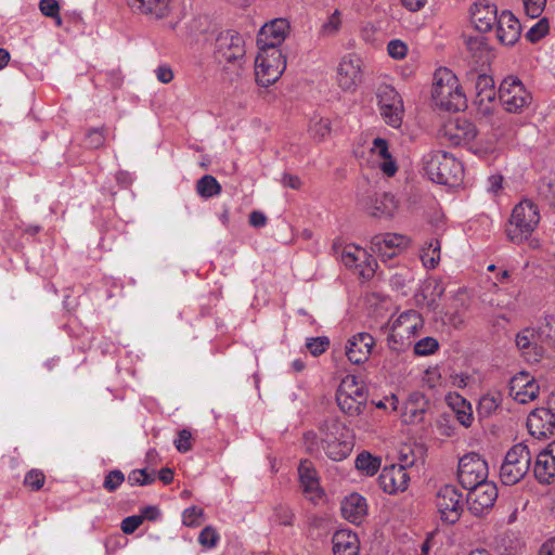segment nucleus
Masks as SVG:
<instances>
[{
    "mask_svg": "<svg viewBox=\"0 0 555 555\" xmlns=\"http://www.w3.org/2000/svg\"><path fill=\"white\" fill-rule=\"evenodd\" d=\"M337 402L344 412L349 413L351 415L360 414L362 412V408L364 406V403H358L356 398L351 396L350 391L343 390L340 387L337 393Z\"/></svg>",
    "mask_w": 555,
    "mask_h": 555,
    "instance_id": "f704fd0d",
    "label": "nucleus"
},
{
    "mask_svg": "<svg viewBox=\"0 0 555 555\" xmlns=\"http://www.w3.org/2000/svg\"><path fill=\"white\" fill-rule=\"evenodd\" d=\"M388 53L396 60H401L406 55L408 48L400 40H391L387 47Z\"/></svg>",
    "mask_w": 555,
    "mask_h": 555,
    "instance_id": "bf43d9fd",
    "label": "nucleus"
},
{
    "mask_svg": "<svg viewBox=\"0 0 555 555\" xmlns=\"http://www.w3.org/2000/svg\"><path fill=\"white\" fill-rule=\"evenodd\" d=\"M175 447L182 453L192 449V434L189 429H182L178 433V438L175 440Z\"/></svg>",
    "mask_w": 555,
    "mask_h": 555,
    "instance_id": "6e6d98bb",
    "label": "nucleus"
},
{
    "mask_svg": "<svg viewBox=\"0 0 555 555\" xmlns=\"http://www.w3.org/2000/svg\"><path fill=\"white\" fill-rule=\"evenodd\" d=\"M203 516V509L197 506H191L183 512L182 521L184 526L196 527L201 525L199 518Z\"/></svg>",
    "mask_w": 555,
    "mask_h": 555,
    "instance_id": "3c124183",
    "label": "nucleus"
},
{
    "mask_svg": "<svg viewBox=\"0 0 555 555\" xmlns=\"http://www.w3.org/2000/svg\"><path fill=\"white\" fill-rule=\"evenodd\" d=\"M499 408L498 400L490 395H486L481 397L477 412L481 417H488L490 416L496 409Z\"/></svg>",
    "mask_w": 555,
    "mask_h": 555,
    "instance_id": "de8ad7c7",
    "label": "nucleus"
},
{
    "mask_svg": "<svg viewBox=\"0 0 555 555\" xmlns=\"http://www.w3.org/2000/svg\"><path fill=\"white\" fill-rule=\"evenodd\" d=\"M124 481V473L119 469H114L104 477L103 488L108 492H114Z\"/></svg>",
    "mask_w": 555,
    "mask_h": 555,
    "instance_id": "8fccbe9b",
    "label": "nucleus"
},
{
    "mask_svg": "<svg viewBox=\"0 0 555 555\" xmlns=\"http://www.w3.org/2000/svg\"><path fill=\"white\" fill-rule=\"evenodd\" d=\"M298 474L306 492H313L319 489V480L317 478V472L312 463L308 460L300 461L298 467Z\"/></svg>",
    "mask_w": 555,
    "mask_h": 555,
    "instance_id": "2f4dec72",
    "label": "nucleus"
},
{
    "mask_svg": "<svg viewBox=\"0 0 555 555\" xmlns=\"http://www.w3.org/2000/svg\"><path fill=\"white\" fill-rule=\"evenodd\" d=\"M533 475L542 485L555 482V441L539 452L533 465Z\"/></svg>",
    "mask_w": 555,
    "mask_h": 555,
    "instance_id": "a211bd4d",
    "label": "nucleus"
},
{
    "mask_svg": "<svg viewBox=\"0 0 555 555\" xmlns=\"http://www.w3.org/2000/svg\"><path fill=\"white\" fill-rule=\"evenodd\" d=\"M410 240L401 234L385 233L377 234L371 240V249L383 260L397 257L402 250L408 248Z\"/></svg>",
    "mask_w": 555,
    "mask_h": 555,
    "instance_id": "2eb2a0df",
    "label": "nucleus"
},
{
    "mask_svg": "<svg viewBox=\"0 0 555 555\" xmlns=\"http://www.w3.org/2000/svg\"><path fill=\"white\" fill-rule=\"evenodd\" d=\"M343 516L354 525H360L367 514L366 500L359 493H351L341 502Z\"/></svg>",
    "mask_w": 555,
    "mask_h": 555,
    "instance_id": "a878e982",
    "label": "nucleus"
},
{
    "mask_svg": "<svg viewBox=\"0 0 555 555\" xmlns=\"http://www.w3.org/2000/svg\"><path fill=\"white\" fill-rule=\"evenodd\" d=\"M380 466V460L372 456L369 452H361L356 460V468L364 472L369 476L377 473Z\"/></svg>",
    "mask_w": 555,
    "mask_h": 555,
    "instance_id": "4c0bfd02",
    "label": "nucleus"
},
{
    "mask_svg": "<svg viewBox=\"0 0 555 555\" xmlns=\"http://www.w3.org/2000/svg\"><path fill=\"white\" fill-rule=\"evenodd\" d=\"M443 135L453 145L466 144L473 141L477 135L476 127L473 122L464 118H456L450 121L443 128Z\"/></svg>",
    "mask_w": 555,
    "mask_h": 555,
    "instance_id": "412c9836",
    "label": "nucleus"
},
{
    "mask_svg": "<svg viewBox=\"0 0 555 555\" xmlns=\"http://www.w3.org/2000/svg\"><path fill=\"white\" fill-rule=\"evenodd\" d=\"M197 193L205 198L220 194L221 185L217 179L210 175H205L196 183Z\"/></svg>",
    "mask_w": 555,
    "mask_h": 555,
    "instance_id": "c9c22d12",
    "label": "nucleus"
},
{
    "mask_svg": "<svg viewBox=\"0 0 555 555\" xmlns=\"http://www.w3.org/2000/svg\"><path fill=\"white\" fill-rule=\"evenodd\" d=\"M286 68V56L280 49L259 50L255 60V78L261 87L275 83Z\"/></svg>",
    "mask_w": 555,
    "mask_h": 555,
    "instance_id": "20e7f679",
    "label": "nucleus"
},
{
    "mask_svg": "<svg viewBox=\"0 0 555 555\" xmlns=\"http://www.w3.org/2000/svg\"><path fill=\"white\" fill-rule=\"evenodd\" d=\"M409 481L410 476L403 464L386 466L378 476L379 487L389 494L406 490Z\"/></svg>",
    "mask_w": 555,
    "mask_h": 555,
    "instance_id": "f3484780",
    "label": "nucleus"
},
{
    "mask_svg": "<svg viewBox=\"0 0 555 555\" xmlns=\"http://www.w3.org/2000/svg\"><path fill=\"white\" fill-rule=\"evenodd\" d=\"M276 521L283 526H293L294 514L288 506L278 505L274 508Z\"/></svg>",
    "mask_w": 555,
    "mask_h": 555,
    "instance_id": "4d7b16f0",
    "label": "nucleus"
},
{
    "mask_svg": "<svg viewBox=\"0 0 555 555\" xmlns=\"http://www.w3.org/2000/svg\"><path fill=\"white\" fill-rule=\"evenodd\" d=\"M248 222L254 228H263L268 222V218L262 211L254 210L249 214Z\"/></svg>",
    "mask_w": 555,
    "mask_h": 555,
    "instance_id": "e2e57ef3",
    "label": "nucleus"
},
{
    "mask_svg": "<svg viewBox=\"0 0 555 555\" xmlns=\"http://www.w3.org/2000/svg\"><path fill=\"white\" fill-rule=\"evenodd\" d=\"M343 390H348L351 392V396L356 398L358 403H364L366 402V397L364 393V388L362 386H359L356 382L354 376L347 377V379L343 380L341 385L339 386Z\"/></svg>",
    "mask_w": 555,
    "mask_h": 555,
    "instance_id": "c03bdc74",
    "label": "nucleus"
},
{
    "mask_svg": "<svg viewBox=\"0 0 555 555\" xmlns=\"http://www.w3.org/2000/svg\"><path fill=\"white\" fill-rule=\"evenodd\" d=\"M144 517H140L139 515H132L126 517L121 521V530L126 534L133 533L143 522Z\"/></svg>",
    "mask_w": 555,
    "mask_h": 555,
    "instance_id": "13d9d810",
    "label": "nucleus"
},
{
    "mask_svg": "<svg viewBox=\"0 0 555 555\" xmlns=\"http://www.w3.org/2000/svg\"><path fill=\"white\" fill-rule=\"evenodd\" d=\"M304 442L307 451L310 454L319 453L321 448V438L313 431H308L304 435Z\"/></svg>",
    "mask_w": 555,
    "mask_h": 555,
    "instance_id": "680f3d73",
    "label": "nucleus"
},
{
    "mask_svg": "<svg viewBox=\"0 0 555 555\" xmlns=\"http://www.w3.org/2000/svg\"><path fill=\"white\" fill-rule=\"evenodd\" d=\"M340 25V12L338 10H335L334 13L328 17L327 22H325L322 25L320 29V35L325 37L334 36L335 34L338 33Z\"/></svg>",
    "mask_w": 555,
    "mask_h": 555,
    "instance_id": "49530a36",
    "label": "nucleus"
},
{
    "mask_svg": "<svg viewBox=\"0 0 555 555\" xmlns=\"http://www.w3.org/2000/svg\"><path fill=\"white\" fill-rule=\"evenodd\" d=\"M218 540H219V534L211 526L205 527L198 535V542L204 547H208V548L214 547L217 544Z\"/></svg>",
    "mask_w": 555,
    "mask_h": 555,
    "instance_id": "603ef678",
    "label": "nucleus"
},
{
    "mask_svg": "<svg viewBox=\"0 0 555 555\" xmlns=\"http://www.w3.org/2000/svg\"><path fill=\"white\" fill-rule=\"evenodd\" d=\"M307 349L314 357L321 356L330 347V339L326 336H320L308 339L306 344Z\"/></svg>",
    "mask_w": 555,
    "mask_h": 555,
    "instance_id": "09e8293b",
    "label": "nucleus"
},
{
    "mask_svg": "<svg viewBox=\"0 0 555 555\" xmlns=\"http://www.w3.org/2000/svg\"><path fill=\"white\" fill-rule=\"evenodd\" d=\"M431 96L436 106L447 112H459L466 107V98L457 77L446 67L438 68L434 74Z\"/></svg>",
    "mask_w": 555,
    "mask_h": 555,
    "instance_id": "f257e3e1",
    "label": "nucleus"
},
{
    "mask_svg": "<svg viewBox=\"0 0 555 555\" xmlns=\"http://www.w3.org/2000/svg\"><path fill=\"white\" fill-rule=\"evenodd\" d=\"M509 393L520 402L534 400L539 393V385L527 372H520L509 380Z\"/></svg>",
    "mask_w": 555,
    "mask_h": 555,
    "instance_id": "aec40b11",
    "label": "nucleus"
},
{
    "mask_svg": "<svg viewBox=\"0 0 555 555\" xmlns=\"http://www.w3.org/2000/svg\"><path fill=\"white\" fill-rule=\"evenodd\" d=\"M320 431L324 434V436L321 437V448L328 459L333 461H341L349 455L351 450L349 443L346 441H339L334 436H328V434L324 433L322 427L320 428Z\"/></svg>",
    "mask_w": 555,
    "mask_h": 555,
    "instance_id": "c756f323",
    "label": "nucleus"
},
{
    "mask_svg": "<svg viewBox=\"0 0 555 555\" xmlns=\"http://www.w3.org/2000/svg\"><path fill=\"white\" fill-rule=\"evenodd\" d=\"M105 130L103 126L101 128H91L86 133V143L90 149H99L105 144Z\"/></svg>",
    "mask_w": 555,
    "mask_h": 555,
    "instance_id": "37998d69",
    "label": "nucleus"
},
{
    "mask_svg": "<svg viewBox=\"0 0 555 555\" xmlns=\"http://www.w3.org/2000/svg\"><path fill=\"white\" fill-rule=\"evenodd\" d=\"M216 57L219 62L233 65L235 62L241 67L243 57V37L238 31L225 30L219 34L216 39Z\"/></svg>",
    "mask_w": 555,
    "mask_h": 555,
    "instance_id": "9d476101",
    "label": "nucleus"
},
{
    "mask_svg": "<svg viewBox=\"0 0 555 555\" xmlns=\"http://www.w3.org/2000/svg\"><path fill=\"white\" fill-rule=\"evenodd\" d=\"M331 120L322 117H314L310 120L308 133L317 142H322L331 133Z\"/></svg>",
    "mask_w": 555,
    "mask_h": 555,
    "instance_id": "473e14b6",
    "label": "nucleus"
},
{
    "mask_svg": "<svg viewBox=\"0 0 555 555\" xmlns=\"http://www.w3.org/2000/svg\"><path fill=\"white\" fill-rule=\"evenodd\" d=\"M371 189L367 188L363 193L358 195V204L372 217H392L398 208L395 196L390 193H383L375 196Z\"/></svg>",
    "mask_w": 555,
    "mask_h": 555,
    "instance_id": "9b49d317",
    "label": "nucleus"
},
{
    "mask_svg": "<svg viewBox=\"0 0 555 555\" xmlns=\"http://www.w3.org/2000/svg\"><path fill=\"white\" fill-rule=\"evenodd\" d=\"M423 326L421 314L414 310L401 313L391 326V333L388 336V345L392 349H397L393 344H404V339L414 336L420 327Z\"/></svg>",
    "mask_w": 555,
    "mask_h": 555,
    "instance_id": "ddd939ff",
    "label": "nucleus"
},
{
    "mask_svg": "<svg viewBox=\"0 0 555 555\" xmlns=\"http://www.w3.org/2000/svg\"><path fill=\"white\" fill-rule=\"evenodd\" d=\"M538 340L542 345L555 348V315H547L545 322L538 327Z\"/></svg>",
    "mask_w": 555,
    "mask_h": 555,
    "instance_id": "e433bc0d",
    "label": "nucleus"
},
{
    "mask_svg": "<svg viewBox=\"0 0 555 555\" xmlns=\"http://www.w3.org/2000/svg\"><path fill=\"white\" fill-rule=\"evenodd\" d=\"M467 49L476 55L478 52H482L487 49V39L482 36L478 37H468L465 41Z\"/></svg>",
    "mask_w": 555,
    "mask_h": 555,
    "instance_id": "052dcab7",
    "label": "nucleus"
},
{
    "mask_svg": "<svg viewBox=\"0 0 555 555\" xmlns=\"http://www.w3.org/2000/svg\"><path fill=\"white\" fill-rule=\"evenodd\" d=\"M436 505L441 519L448 524H455L463 512L462 493L455 486L446 485L437 493Z\"/></svg>",
    "mask_w": 555,
    "mask_h": 555,
    "instance_id": "1a4fd4ad",
    "label": "nucleus"
},
{
    "mask_svg": "<svg viewBox=\"0 0 555 555\" xmlns=\"http://www.w3.org/2000/svg\"><path fill=\"white\" fill-rule=\"evenodd\" d=\"M362 61L357 54L343 57L337 70V81L346 91L354 90L362 81Z\"/></svg>",
    "mask_w": 555,
    "mask_h": 555,
    "instance_id": "dca6fc26",
    "label": "nucleus"
},
{
    "mask_svg": "<svg viewBox=\"0 0 555 555\" xmlns=\"http://www.w3.org/2000/svg\"><path fill=\"white\" fill-rule=\"evenodd\" d=\"M157 79L163 83H168L173 79V73L169 66H159L156 69Z\"/></svg>",
    "mask_w": 555,
    "mask_h": 555,
    "instance_id": "774afa93",
    "label": "nucleus"
},
{
    "mask_svg": "<svg viewBox=\"0 0 555 555\" xmlns=\"http://www.w3.org/2000/svg\"><path fill=\"white\" fill-rule=\"evenodd\" d=\"M39 8L43 15L57 18V24H61V17L59 15L60 5L56 0H41Z\"/></svg>",
    "mask_w": 555,
    "mask_h": 555,
    "instance_id": "864d4df0",
    "label": "nucleus"
},
{
    "mask_svg": "<svg viewBox=\"0 0 555 555\" xmlns=\"http://www.w3.org/2000/svg\"><path fill=\"white\" fill-rule=\"evenodd\" d=\"M538 328L526 327L516 335V346L528 361L538 362L543 357V345L538 340Z\"/></svg>",
    "mask_w": 555,
    "mask_h": 555,
    "instance_id": "4be33fe9",
    "label": "nucleus"
},
{
    "mask_svg": "<svg viewBox=\"0 0 555 555\" xmlns=\"http://www.w3.org/2000/svg\"><path fill=\"white\" fill-rule=\"evenodd\" d=\"M282 184L293 190H299L302 185L301 179L292 173H284L281 180Z\"/></svg>",
    "mask_w": 555,
    "mask_h": 555,
    "instance_id": "0e129e2a",
    "label": "nucleus"
},
{
    "mask_svg": "<svg viewBox=\"0 0 555 555\" xmlns=\"http://www.w3.org/2000/svg\"><path fill=\"white\" fill-rule=\"evenodd\" d=\"M466 489L469 490L466 500L468 509L475 516H479L483 511L491 508L498 498V487L492 481L485 480Z\"/></svg>",
    "mask_w": 555,
    "mask_h": 555,
    "instance_id": "f8f14e48",
    "label": "nucleus"
},
{
    "mask_svg": "<svg viewBox=\"0 0 555 555\" xmlns=\"http://www.w3.org/2000/svg\"><path fill=\"white\" fill-rule=\"evenodd\" d=\"M527 427L533 437H547L555 428V414L551 408H538L528 415Z\"/></svg>",
    "mask_w": 555,
    "mask_h": 555,
    "instance_id": "6ab92c4d",
    "label": "nucleus"
},
{
    "mask_svg": "<svg viewBox=\"0 0 555 555\" xmlns=\"http://www.w3.org/2000/svg\"><path fill=\"white\" fill-rule=\"evenodd\" d=\"M375 340L369 333H359L348 340L346 356L353 364L364 363L372 351Z\"/></svg>",
    "mask_w": 555,
    "mask_h": 555,
    "instance_id": "5701e85b",
    "label": "nucleus"
},
{
    "mask_svg": "<svg viewBox=\"0 0 555 555\" xmlns=\"http://www.w3.org/2000/svg\"><path fill=\"white\" fill-rule=\"evenodd\" d=\"M496 5L490 3H475L472 9V20L475 27L480 33H487L492 29L498 22Z\"/></svg>",
    "mask_w": 555,
    "mask_h": 555,
    "instance_id": "393cba45",
    "label": "nucleus"
},
{
    "mask_svg": "<svg viewBox=\"0 0 555 555\" xmlns=\"http://www.w3.org/2000/svg\"><path fill=\"white\" fill-rule=\"evenodd\" d=\"M424 169L433 182L449 186L459 185L463 179L462 164L443 151L424 157Z\"/></svg>",
    "mask_w": 555,
    "mask_h": 555,
    "instance_id": "f03ea898",
    "label": "nucleus"
},
{
    "mask_svg": "<svg viewBox=\"0 0 555 555\" xmlns=\"http://www.w3.org/2000/svg\"><path fill=\"white\" fill-rule=\"evenodd\" d=\"M454 412L456 414L457 421L463 426L469 427L472 425V422H473L472 409L470 410H467V408L456 409V410H454Z\"/></svg>",
    "mask_w": 555,
    "mask_h": 555,
    "instance_id": "338daca9",
    "label": "nucleus"
},
{
    "mask_svg": "<svg viewBox=\"0 0 555 555\" xmlns=\"http://www.w3.org/2000/svg\"><path fill=\"white\" fill-rule=\"evenodd\" d=\"M540 214L537 205L525 199L513 209L506 228V235L513 243H521L527 240L537 228Z\"/></svg>",
    "mask_w": 555,
    "mask_h": 555,
    "instance_id": "7ed1b4c3",
    "label": "nucleus"
},
{
    "mask_svg": "<svg viewBox=\"0 0 555 555\" xmlns=\"http://www.w3.org/2000/svg\"><path fill=\"white\" fill-rule=\"evenodd\" d=\"M499 99L506 111L516 113L529 104L531 96L517 77L508 76L499 87Z\"/></svg>",
    "mask_w": 555,
    "mask_h": 555,
    "instance_id": "6e6552de",
    "label": "nucleus"
},
{
    "mask_svg": "<svg viewBox=\"0 0 555 555\" xmlns=\"http://www.w3.org/2000/svg\"><path fill=\"white\" fill-rule=\"evenodd\" d=\"M521 34V25L511 11H503L496 22V37L501 43L515 44Z\"/></svg>",
    "mask_w": 555,
    "mask_h": 555,
    "instance_id": "b1692460",
    "label": "nucleus"
},
{
    "mask_svg": "<svg viewBox=\"0 0 555 555\" xmlns=\"http://www.w3.org/2000/svg\"><path fill=\"white\" fill-rule=\"evenodd\" d=\"M526 14L531 18L539 17L546 4V0H522Z\"/></svg>",
    "mask_w": 555,
    "mask_h": 555,
    "instance_id": "5fc2aeb1",
    "label": "nucleus"
},
{
    "mask_svg": "<svg viewBox=\"0 0 555 555\" xmlns=\"http://www.w3.org/2000/svg\"><path fill=\"white\" fill-rule=\"evenodd\" d=\"M429 406L428 400L425 395L420 391L412 392L405 404L403 411V417L406 423H417L423 421V415Z\"/></svg>",
    "mask_w": 555,
    "mask_h": 555,
    "instance_id": "cd10ccee",
    "label": "nucleus"
},
{
    "mask_svg": "<svg viewBox=\"0 0 555 555\" xmlns=\"http://www.w3.org/2000/svg\"><path fill=\"white\" fill-rule=\"evenodd\" d=\"M548 29V20L543 17L527 31L526 38L530 42L535 43L547 35Z\"/></svg>",
    "mask_w": 555,
    "mask_h": 555,
    "instance_id": "ea45409f",
    "label": "nucleus"
},
{
    "mask_svg": "<svg viewBox=\"0 0 555 555\" xmlns=\"http://www.w3.org/2000/svg\"><path fill=\"white\" fill-rule=\"evenodd\" d=\"M373 147L377 151L378 155L383 158H390L391 155L388 151V142L385 139L376 138L373 141Z\"/></svg>",
    "mask_w": 555,
    "mask_h": 555,
    "instance_id": "69168bd1",
    "label": "nucleus"
},
{
    "mask_svg": "<svg viewBox=\"0 0 555 555\" xmlns=\"http://www.w3.org/2000/svg\"><path fill=\"white\" fill-rule=\"evenodd\" d=\"M129 5L142 14L164 18L171 11V0H128Z\"/></svg>",
    "mask_w": 555,
    "mask_h": 555,
    "instance_id": "bb28decb",
    "label": "nucleus"
},
{
    "mask_svg": "<svg viewBox=\"0 0 555 555\" xmlns=\"http://www.w3.org/2000/svg\"><path fill=\"white\" fill-rule=\"evenodd\" d=\"M334 555H358L359 539L350 530H337L332 539Z\"/></svg>",
    "mask_w": 555,
    "mask_h": 555,
    "instance_id": "c85d7f7f",
    "label": "nucleus"
},
{
    "mask_svg": "<svg viewBox=\"0 0 555 555\" xmlns=\"http://www.w3.org/2000/svg\"><path fill=\"white\" fill-rule=\"evenodd\" d=\"M289 33V23L285 18H275L264 24L257 35V47L263 49H279Z\"/></svg>",
    "mask_w": 555,
    "mask_h": 555,
    "instance_id": "4468645a",
    "label": "nucleus"
},
{
    "mask_svg": "<svg viewBox=\"0 0 555 555\" xmlns=\"http://www.w3.org/2000/svg\"><path fill=\"white\" fill-rule=\"evenodd\" d=\"M440 242L434 240L428 244L427 248L422 249L421 259L427 268H435L440 260Z\"/></svg>",
    "mask_w": 555,
    "mask_h": 555,
    "instance_id": "58836bf2",
    "label": "nucleus"
},
{
    "mask_svg": "<svg viewBox=\"0 0 555 555\" xmlns=\"http://www.w3.org/2000/svg\"><path fill=\"white\" fill-rule=\"evenodd\" d=\"M377 99L385 122L392 128H400L404 113L403 101L397 90L389 85H382L377 89Z\"/></svg>",
    "mask_w": 555,
    "mask_h": 555,
    "instance_id": "423d86ee",
    "label": "nucleus"
},
{
    "mask_svg": "<svg viewBox=\"0 0 555 555\" xmlns=\"http://www.w3.org/2000/svg\"><path fill=\"white\" fill-rule=\"evenodd\" d=\"M155 481V474L147 473L145 468L143 469H133L128 475V482L131 486H146L151 485Z\"/></svg>",
    "mask_w": 555,
    "mask_h": 555,
    "instance_id": "a19ab883",
    "label": "nucleus"
},
{
    "mask_svg": "<svg viewBox=\"0 0 555 555\" xmlns=\"http://www.w3.org/2000/svg\"><path fill=\"white\" fill-rule=\"evenodd\" d=\"M476 102L482 105L486 102H492L495 99L496 91L494 80L486 74H478L475 83Z\"/></svg>",
    "mask_w": 555,
    "mask_h": 555,
    "instance_id": "7c9ffc66",
    "label": "nucleus"
},
{
    "mask_svg": "<svg viewBox=\"0 0 555 555\" xmlns=\"http://www.w3.org/2000/svg\"><path fill=\"white\" fill-rule=\"evenodd\" d=\"M333 247L336 250H338V248H339L337 246V244H334ZM340 248H341V253H340L341 261L344 262V264L346 267H349V268L358 267L359 266L358 261L361 258H364L366 256L365 250L356 245H347V246H344Z\"/></svg>",
    "mask_w": 555,
    "mask_h": 555,
    "instance_id": "72a5a7b5",
    "label": "nucleus"
},
{
    "mask_svg": "<svg viewBox=\"0 0 555 555\" xmlns=\"http://www.w3.org/2000/svg\"><path fill=\"white\" fill-rule=\"evenodd\" d=\"M488 465L477 453H468L460 459L457 467V479L460 485L466 489L487 480Z\"/></svg>",
    "mask_w": 555,
    "mask_h": 555,
    "instance_id": "0eeeda50",
    "label": "nucleus"
},
{
    "mask_svg": "<svg viewBox=\"0 0 555 555\" xmlns=\"http://www.w3.org/2000/svg\"><path fill=\"white\" fill-rule=\"evenodd\" d=\"M531 453L526 443L520 442L513 446L506 453L501 465L500 478L506 486L519 482L529 472Z\"/></svg>",
    "mask_w": 555,
    "mask_h": 555,
    "instance_id": "39448f33",
    "label": "nucleus"
},
{
    "mask_svg": "<svg viewBox=\"0 0 555 555\" xmlns=\"http://www.w3.org/2000/svg\"><path fill=\"white\" fill-rule=\"evenodd\" d=\"M439 347L438 340L434 337H425L414 345V352L417 356L433 354Z\"/></svg>",
    "mask_w": 555,
    "mask_h": 555,
    "instance_id": "a18cd8bd",
    "label": "nucleus"
},
{
    "mask_svg": "<svg viewBox=\"0 0 555 555\" xmlns=\"http://www.w3.org/2000/svg\"><path fill=\"white\" fill-rule=\"evenodd\" d=\"M46 481V476L42 470L34 468L30 469L24 478V486L33 491L40 490Z\"/></svg>",
    "mask_w": 555,
    "mask_h": 555,
    "instance_id": "79ce46f5",
    "label": "nucleus"
}]
</instances>
